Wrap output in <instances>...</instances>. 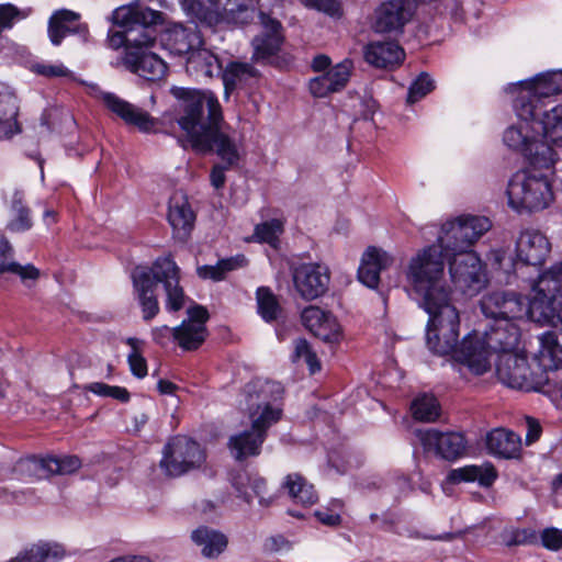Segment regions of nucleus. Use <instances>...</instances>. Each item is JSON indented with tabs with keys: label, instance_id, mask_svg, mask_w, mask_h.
<instances>
[{
	"label": "nucleus",
	"instance_id": "nucleus-10",
	"mask_svg": "<svg viewBox=\"0 0 562 562\" xmlns=\"http://www.w3.org/2000/svg\"><path fill=\"white\" fill-rule=\"evenodd\" d=\"M449 272L454 288L464 295H476L486 284L481 259L473 251L452 255Z\"/></svg>",
	"mask_w": 562,
	"mask_h": 562
},
{
	"label": "nucleus",
	"instance_id": "nucleus-6",
	"mask_svg": "<svg viewBox=\"0 0 562 562\" xmlns=\"http://www.w3.org/2000/svg\"><path fill=\"white\" fill-rule=\"evenodd\" d=\"M259 0H180L183 12L192 22L207 27L247 24L255 16Z\"/></svg>",
	"mask_w": 562,
	"mask_h": 562
},
{
	"label": "nucleus",
	"instance_id": "nucleus-7",
	"mask_svg": "<svg viewBox=\"0 0 562 562\" xmlns=\"http://www.w3.org/2000/svg\"><path fill=\"white\" fill-rule=\"evenodd\" d=\"M204 449L187 436H175L164 447L160 469L167 476H180L199 469L205 462Z\"/></svg>",
	"mask_w": 562,
	"mask_h": 562
},
{
	"label": "nucleus",
	"instance_id": "nucleus-35",
	"mask_svg": "<svg viewBox=\"0 0 562 562\" xmlns=\"http://www.w3.org/2000/svg\"><path fill=\"white\" fill-rule=\"evenodd\" d=\"M539 349L537 359L543 370L562 368V345L554 331H546L538 336Z\"/></svg>",
	"mask_w": 562,
	"mask_h": 562
},
{
	"label": "nucleus",
	"instance_id": "nucleus-51",
	"mask_svg": "<svg viewBox=\"0 0 562 562\" xmlns=\"http://www.w3.org/2000/svg\"><path fill=\"white\" fill-rule=\"evenodd\" d=\"M126 345L130 346L131 351L127 355V362L130 364V369L132 373L137 378H144L147 375V361L143 357V346L144 341L135 338L128 337L125 340Z\"/></svg>",
	"mask_w": 562,
	"mask_h": 562
},
{
	"label": "nucleus",
	"instance_id": "nucleus-30",
	"mask_svg": "<svg viewBox=\"0 0 562 562\" xmlns=\"http://www.w3.org/2000/svg\"><path fill=\"white\" fill-rule=\"evenodd\" d=\"M487 450L504 459H515L520 456L521 438L518 434L505 429L495 428L486 435Z\"/></svg>",
	"mask_w": 562,
	"mask_h": 562
},
{
	"label": "nucleus",
	"instance_id": "nucleus-4",
	"mask_svg": "<svg viewBox=\"0 0 562 562\" xmlns=\"http://www.w3.org/2000/svg\"><path fill=\"white\" fill-rule=\"evenodd\" d=\"M181 270L170 255L158 257L149 267H136L132 272L134 293L142 310L145 322L155 318L159 311V302L155 288L162 285L166 310L178 312L188 300L180 284Z\"/></svg>",
	"mask_w": 562,
	"mask_h": 562
},
{
	"label": "nucleus",
	"instance_id": "nucleus-58",
	"mask_svg": "<svg viewBox=\"0 0 562 562\" xmlns=\"http://www.w3.org/2000/svg\"><path fill=\"white\" fill-rule=\"evenodd\" d=\"M151 337L156 344L165 347L171 341V339L176 340V327L170 328L167 325L155 327L151 330Z\"/></svg>",
	"mask_w": 562,
	"mask_h": 562
},
{
	"label": "nucleus",
	"instance_id": "nucleus-14",
	"mask_svg": "<svg viewBox=\"0 0 562 562\" xmlns=\"http://www.w3.org/2000/svg\"><path fill=\"white\" fill-rule=\"evenodd\" d=\"M481 310L493 319L522 318L530 319L529 302L514 292H495L483 296Z\"/></svg>",
	"mask_w": 562,
	"mask_h": 562
},
{
	"label": "nucleus",
	"instance_id": "nucleus-46",
	"mask_svg": "<svg viewBox=\"0 0 562 562\" xmlns=\"http://www.w3.org/2000/svg\"><path fill=\"white\" fill-rule=\"evenodd\" d=\"M65 551L59 544L38 543L21 552L10 562H49L64 555Z\"/></svg>",
	"mask_w": 562,
	"mask_h": 562
},
{
	"label": "nucleus",
	"instance_id": "nucleus-62",
	"mask_svg": "<svg viewBox=\"0 0 562 562\" xmlns=\"http://www.w3.org/2000/svg\"><path fill=\"white\" fill-rule=\"evenodd\" d=\"M229 167H226V165H215L210 175L211 184L215 189H222L226 181L225 170Z\"/></svg>",
	"mask_w": 562,
	"mask_h": 562
},
{
	"label": "nucleus",
	"instance_id": "nucleus-1",
	"mask_svg": "<svg viewBox=\"0 0 562 562\" xmlns=\"http://www.w3.org/2000/svg\"><path fill=\"white\" fill-rule=\"evenodd\" d=\"M448 258L440 247L430 245L411 258L405 272L429 315L426 341L439 352L451 349L460 327L459 312L451 304L449 290L442 284L445 260Z\"/></svg>",
	"mask_w": 562,
	"mask_h": 562
},
{
	"label": "nucleus",
	"instance_id": "nucleus-19",
	"mask_svg": "<svg viewBox=\"0 0 562 562\" xmlns=\"http://www.w3.org/2000/svg\"><path fill=\"white\" fill-rule=\"evenodd\" d=\"M516 319H493L488 329L481 334L492 355L502 356L518 350L520 330L515 323Z\"/></svg>",
	"mask_w": 562,
	"mask_h": 562
},
{
	"label": "nucleus",
	"instance_id": "nucleus-56",
	"mask_svg": "<svg viewBox=\"0 0 562 562\" xmlns=\"http://www.w3.org/2000/svg\"><path fill=\"white\" fill-rule=\"evenodd\" d=\"M31 70L46 78L67 77L70 71L63 64H46V63H34L31 65Z\"/></svg>",
	"mask_w": 562,
	"mask_h": 562
},
{
	"label": "nucleus",
	"instance_id": "nucleus-48",
	"mask_svg": "<svg viewBox=\"0 0 562 562\" xmlns=\"http://www.w3.org/2000/svg\"><path fill=\"white\" fill-rule=\"evenodd\" d=\"M18 105L11 95L0 94V133L3 137H11L20 132L16 122Z\"/></svg>",
	"mask_w": 562,
	"mask_h": 562
},
{
	"label": "nucleus",
	"instance_id": "nucleus-59",
	"mask_svg": "<svg viewBox=\"0 0 562 562\" xmlns=\"http://www.w3.org/2000/svg\"><path fill=\"white\" fill-rule=\"evenodd\" d=\"M525 422L527 427L525 441L527 446H530L540 439L542 427L538 419L530 416H527Z\"/></svg>",
	"mask_w": 562,
	"mask_h": 562
},
{
	"label": "nucleus",
	"instance_id": "nucleus-23",
	"mask_svg": "<svg viewBox=\"0 0 562 562\" xmlns=\"http://www.w3.org/2000/svg\"><path fill=\"white\" fill-rule=\"evenodd\" d=\"M232 484L238 497L248 504L251 503L254 497H257L260 506L269 507L276 499L274 495L268 493L266 479L258 473L246 470L237 471L232 475Z\"/></svg>",
	"mask_w": 562,
	"mask_h": 562
},
{
	"label": "nucleus",
	"instance_id": "nucleus-53",
	"mask_svg": "<svg viewBox=\"0 0 562 562\" xmlns=\"http://www.w3.org/2000/svg\"><path fill=\"white\" fill-rule=\"evenodd\" d=\"M85 390L98 396L111 397L122 403H127L131 398L130 392L122 386L109 385L103 382H92L85 385Z\"/></svg>",
	"mask_w": 562,
	"mask_h": 562
},
{
	"label": "nucleus",
	"instance_id": "nucleus-21",
	"mask_svg": "<svg viewBox=\"0 0 562 562\" xmlns=\"http://www.w3.org/2000/svg\"><path fill=\"white\" fill-rule=\"evenodd\" d=\"M551 252L547 236L536 229L522 231L516 241L517 259L529 266H542Z\"/></svg>",
	"mask_w": 562,
	"mask_h": 562
},
{
	"label": "nucleus",
	"instance_id": "nucleus-40",
	"mask_svg": "<svg viewBox=\"0 0 562 562\" xmlns=\"http://www.w3.org/2000/svg\"><path fill=\"white\" fill-rule=\"evenodd\" d=\"M258 76L259 71L248 63H229L223 71L226 97L237 87L249 83L250 80L258 78Z\"/></svg>",
	"mask_w": 562,
	"mask_h": 562
},
{
	"label": "nucleus",
	"instance_id": "nucleus-61",
	"mask_svg": "<svg viewBox=\"0 0 562 562\" xmlns=\"http://www.w3.org/2000/svg\"><path fill=\"white\" fill-rule=\"evenodd\" d=\"M127 38V30L124 31H109L108 33V45L113 49H119L124 47V53L126 52V41Z\"/></svg>",
	"mask_w": 562,
	"mask_h": 562
},
{
	"label": "nucleus",
	"instance_id": "nucleus-52",
	"mask_svg": "<svg viewBox=\"0 0 562 562\" xmlns=\"http://www.w3.org/2000/svg\"><path fill=\"white\" fill-rule=\"evenodd\" d=\"M301 359H304L312 374L321 370V362L318 361L316 353L312 349L308 341L304 338L294 340V350L292 353L293 362H296Z\"/></svg>",
	"mask_w": 562,
	"mask_h": 562
},
{
	"label": "nucleus",
	"instance_id": "nucleus-64",
	"mask_svg": "<svg viewBox=\"0 0 562 562\" xmlns=\"http://www.w3.org/2000/svg\"><path fill=\"white\" fill-rule=\"evenodd\" d=\"M315 9L333 16L339 15L340 2L338 0H317Z\"/></svg>",
	"mask_w": 562,
	"mask_h": 562
},
{
	"label": "nucleus",
	"instance_id": "nucleus-22",
	"mask_svg": "<svg viewBox=\"0 0 562 562\" xmlns=\"http://www.w3.org/2000/svg\"><path fill=\"white\" fill-rule=\"evenodd\" d=\"M101 99L106 109L122 119L126 124L134 125L143 132L157 131L156 121L144 110L111 92H103Z\"/></svg>",
	"mask_w": 562,
	"mask_h": 562
},
{
	"label": "nucleus",
	"instance_id": "nucleus-44",
	"mask_svg": "<svg viewBox=\"0 0 562 562\" xmlns=\"http://www.w3.org/2000/svg\"><path fill=\"white\" fill-rule=\"evenodd\" d=\"M460 239L463 244L469 245V248L492 226L490 220L484 216H461L458 217Z\"/></svg>",
	"mask_w": 562,
	"mask_h": 562
},
{
	"label": "nucleus",
	"instance_id": "nucleus-55",
	"mask_svg": "<svg viewBox=\"0 0 562 562\" xmlns=\"http://www.w3.org/2000/svg\"><path fill=\"white\" fill-rule=\"evenodd\" d=\"M434 81L427 74H422L409 87L407 102L413 104L426 97L434 89Z\"/></svg>",
	"mask_w": 562,
	"mask_h": 562
},
{
	"label": "nucleus",
	"instance_id": "nucleus-2",
	"mask_svg": "<svg viewBox=\"0 0 562 562\" xmlns=\"http://www.w3.org/2000/svg\"><path fill=\"white\" fill-rule=\"evenodd\" d=\"M176 99L172 117L186 132L192 147L201 153L215 150L226 167H236L240 150L236 139L221 130L222 106L211 91L172 87Z\"/></svg>",
	"mask_w": 562,
	"mask_h": 562
},
{
	"label": "nucleus",
	"instance_id": "nucleus-38",
	"mask_svg": "<svg viewBox=\"0 0 562 562\" xmlns=\"http://www.w3.org/2000/svg\"><path fill=\"white\" fill-rule=\"evenodd\" d=\"M166 42L175 54L189 55L201 43V40L194 29L177 24L168 30Z\"/></svg>",
	"mask_w": 562,
	"mask_h": 562
},
{
	"label": "nucleus",
	"instance_id": "nucleus-34",
	"mask_svg": "<svg viewBox=\"0 0 562 562\" xmlns=\"http://www.w3.org/2000/svg\"><path fill=\"white\" fill-rule=\"evenodd\" d=\"M127 70L136 74L147 80H159L167 72V64L161 57L153 53L150 49L140 53L135 57V61L123 64Z\"/></svg>",
	"mask_w": 562,
	"mask_h": 562
},
{
	"label": "nucleus",
	"instance_id": "nucleus-18",
	"mask_svg": "<svg viewBox=\"0 0 562 562\" xmlns=\"http://www.w3.org/2000/svg\"><path fill=\"white\" fill-rule=\"evenodd\" d=\"M259 20L265 33L252 40V59L261 64H274L283 42L282 25L265 12H259Z\"/></svg>",
	"mask_w": 562,
	"mask_h": 562
},
{
	"label": "nucleus",
	"instance_id": "nucleus-20",
	"mask_svg": "<svg viewBox=\"0 0 562 562\" xmlns=\"http://www.w3.org/2000/svg\"><path fill=\"white\" fill-rule=\"evenodd\" d=\"M301 318L306 329L323 341L337 344L341 340V327L330 312L311 305L303 310Z\"/></svg>",
	"mask_w": 562,
	"mask_h": 562
},
{
	"label": "nucleus",
	"instance_id": "nucleus-39",
	"mask_svg": "<svg viewBox=\"0 0 562 562\" xmlns=\"http://www.w3.org/2000/svg\"><path fill=\"white\" fill-rule=\"evenodd\" d=\"M281 486L297 504L308 506L317 502V494L314 491V486L299 473L288 474Z\"/></svg>",
	"mask_w": 562,
	"mask_h": 562
},
{
	"label": "nucleus",
	"instance_id": "nucleus-17",
	"mask_svg": "<svg viewBox=\"0 0 562 562\" xmlns=\"http://www.w3.org/2000/svg\"><path fill=\"white\" fill-rule=\"evenodd\" d=\"M417 436L428 451H434L440 458L454 461L467 451V440L460 432H441L436 429L418 430Z\"/></svg>",
	"mask_w": 562,
	"mask_h": 562
},
{
	"label": "nucleus",
	"instance_id": "nucleus-29",
	"mask_svg": "<svg viewBox=\"0 0 562 562\" xmlns=\"http://www.w3.org/2000/svg\"><path fill=\"white\" fill-rule=\"evenodd\" d=\"M168 221L177 238L186 239L189 236L194 225L195 215L184 195L175 194L171 196Z\"/></svg>",
	"mask_w": 562,
	"mask_h": 562
},
{
	"label": "nucleus",
	"instance_id": "nucleus-42",
	"mask_svg": "<svg viewBox=\"0 0 562 562\" xmlns=\"http://www.w3.org/2000/svg\"><path fill=\"white\" fill-rule=\"evenodd\" d=\"M80 15L70 10L56 11L48 21V36L54 45H59L67 33L75 32Z\"/></svg>",
	"mask_w": 562,
	"mask_h": 562
},
{
	"label": "nucleus",
	"instance_id": "nucleus-36",
	"mask_svg": "<svg viewBox=\"0 0 562 562\" xmlns=\"http://www.w3.org/2000/svg\"><path fill=\"white\" fill-rule=\"evenodd\" d=\"M192 541L201 548L202 554L207 559L218 557L227 547L224 533L209 527H199L192 531Z\"/></svg>",
	"mask_w": 562,
	"mask_h": 562
},
{
	"label": "nucleus",
	"instance_id": "nucleus-27",
	"mask_svg": "<svg viewBox=\"0 0 562 562\" xmlns=\"http://www.w3.org/2000/svg\"><path fill=\"white\" fill-rule=\"evenodd\" d=\"M351 63L345 60L330 68L327 72L311 79L310 91L316 98H325L329 93L340 91L347 85Z\"/></svg>",
	"mask_w": 562,
	"mask_h": 562
},
{
	"label": "nucleus",
	"instance_id": "nucleus-31",
	"mask_svg": "<svg viewBox=\"0 0 562 562\" xmlns=\"http://www.w3.org/2000/svg\"><path fill=\"white\" fill-rule=\"evenodd\" d=\"M187 72L198 80L209 79L222 72L218 57L207 48H194L187 57Z\"/></svg>",
	"mask_w": 562,
	"mask_h": 562
},
{
	"label": "nucleus",
	"instance_id": "nucleus-24",
	"mask_svg": "<svg viewBox=\"0 0 562 562\" xmlns=\"http://www.w3.org/2000/svg\"><path fill=\"white\" fill-rule=\"evenodd\" d=\"M363 57L375 68L393 69L403 63L405 53L396 42L375 41L364 46Z\"/></svg>",
	"mask_w": 562,
	"mask_h": 562
},
{
	"label": "nucleus",
	"instance_id": "nucleus-41",
	"mask_svg": "<svg viewBox=\"0 0 562 562\" xmlns=\"http://www.w3.org/2000/svg\"><path fill=\"white\" fill-rule=\"evenodd\" d=\"M11 272L18 274L23 280H35L40 271L33 265L21 266L13 261V248L9 240L0 236V273Z\"/></svg>",
	"mask_w": 562,
	"mask_h": 562
},
{
	"label": "nucleus",
	"instance_id": "nucleus-60",
	"mask_svg": "<svg viewBox=\"0 0 562 562\" xmlns=\"http://www.w3.org/2000/svg\"><path fill=\"white\" fill-rule=\"evenodd\" d=\"M209 319V312L205 307L201 305H194L188 308V319H184L182 323H194L201 324L205 326V322Z\"/></svg>",
	"mask_w": 562,
	"mask_h": 562
},
{
	"label": "nucleus",
	"instance_id": "nucleus-3",
	"mask_svg": "<svg viewBox=\"0 0 562 562\" xmlns=\"http://www.w3.org/2000/svg\"><path fill=\"white\" fill-rule=\"evenodd\" d=\"M517 123L504 132V143L521 153L529 162L546 146L554 156L562 149V104L542 110L526 99L515 100Z\"/></svg>",
	"mask_w": 562,
	"mask_h": 562
},
{
	"label": "nucleus",
	"instance_id": "nucleus-15",
	"mask_svg": "<svg viewBox=\"0 0 562 562\" xmlns=\"http://www.w3.org/2000/svg\"><path fill=\"white\" fill-rule=\"evenodd\" d=\"M81 467V461L76 456L63 458L47 457L44 459L29 458L20 460L15 471L34 479H45L53 474H70Z\"/></svg>",
	"mask_w": 562,
	"mask_h": 562
},
{
	"label": "nucleus",
	"instance_id": "nucleus-43",
	"mask_svg": "<svg viewBox=\"0 0 562 562\" xmlns=\"http://www.w3.org/2000/svg\"><path fill=\"white\" fill-rule=\"evenodd\" d=\"M457 227H459V220L448 221L441 226L440 234L438 236L436 246L440 247V250L443 251L446 256L449 258L461 251H469V245H465L460 239V233Z\"/></svg>",
	"mask_w": 562,
	"mask_h": 562
},
{
	"label": "nucleus",
	"instance_id": "nucleus-12",
	"mask_svg": "<svg viewBox=\"0 0 562 562\" xmlns=\"http://www.w3.org/2000/svg\"><path fill=\"white\" fill-rule=\"evenodd\" d=\"M416 10V0H385L374 9L371 27L379 34H402Z\"/></svg>",
	"mask_w": 562,
	"mask_h": 562
},
{
	"label": "nucleus",
	"instance_id": "nucleus-54",
	"mask_svg": "<svg viewBox=\"0 0 562 562\" xmlns=\"http://www.w3.org/2000/svg\"><path fill=\"white\" fill-rule=\"evenodd\" d=\"M283 232V223L280 220H270L258 224L255 228V235L259 241L267 243L276 247L279 235Z\"/></svg>",
	"mask_w": 562,
	"mask_h": 562
},
{
	"label": "nucleus",
	"instance_id": "nucleus-16",
	"mask_svg": "<svg viewBox=\"0 0 562 562\" xmlns=\"http://www.w3.org/2000/svg\"><path fill=\"white\" fill-rule=\"evenodd\" d=\"M513 89L518 92L516 99H526L546 110L542 99L562 92V70L537 75L532 79L516 83Z\"/></svg>",
	"mask_w": 562,
	"mask_h": 562
},
{
	"label": "nucleus",
	"instance_id": "nucleus-26",
	"mask_svg": "<svg viewBox=\"0 0 562 562\" xmlns=\"http://www.w3.org/2000/svg\"><path fill=\"white\" fill-rule=\"evenodd\" d=\"M393 263V257L376 247H369L362 255L358 269L359 281L370 289H375L380 281V273Z\"/></svg>",
	"mask_w": 562,
	"mask_h": 562
},
{
	"label": "nucleus",
	"instance_id": "nucleus-63",
	"mask_svg": "<svg viewBox=\"0 0 562 562\" xmlns=\"http://www.w3.org/2000/svg\"><path fill=\"white\" fill-rule=\"evenodd\" d=\"M317 519L326 526H338L341 521L340 515L328 509L317 510L315 513Z\"/></svg>",
	"mask_w": 562,
	"mask_h": 562
},
{
	"label": "nucleus",
	"instance_id": "nucleus-11",
	"mask_svg": "<svg viewBox=\"0 0 562 562\" xmlns=\"http://www.w3.org/2000/svg\"><path fill=\"white\" fill-rule=\"evenodd\" d=\"M282 387L276 382H265L256 400L249 396L250 427L256 431H263L267 436L268 429L280 420L282 409L277 404L282 397Z\"/></svg>",
	"mask_w": 562,
	"mask_h": 562
},
{
	"label": "nucleus",
	"instance_id": "nucleus-57",
	"mask_svg": "<svg viewBox=\"0 0 562 562\" xmlns=\"http://www.w3.org/2000/svg\"><path fill=\"white\" fill-rule=\"evenodd\" d=\"M541 542L544 548L551 551H559L562 549V529L546 528L541 532Z\"/></svg>",
	"mask_w": 562,
	"mask_h": 562
},
{
	"label": "nucleus",
	"instance_id": "nucleus-25",
	"mask_svg": "<svg viewBox=\"0 0 562 562\" xmlns=\"http://www.w3.org/2000/svg\"><path fill=\"white\" fill-rule=\"evenodd\" d=\"M266 439L263 431L248 427L228 438L227 449L236 461L243 462L260 456Z\"/></svg>",
	"mask_w": 562,
	"mask_h": 562
},
{
	"label": "nucleus",
	"instance_id": "nucleus-45",
	"mask_svg": "<svg viewBox=\"0 0 562 562\" xmlns=\"http://www.w3.org/2000/svg\"><path fill=\"white\" fill-rule=\"evenodd\" d=\"M248 260L244 255L220 260L216 265L198 267L196 273L202 279H210L213 281H221L225 278L226 273L238 268L245 267Z\"/></svg>",
	"mask_w": 562,
	"mask_h": 562
},
{
	"label": "nucleus",
	"instance_id": "nucleus-50",
	"mask_svg": "<svg viewBox=\"0 0 562 562\" xmlns=\"http://www.w3.org/2000/svg\"><path fill=\"white\" fill-rule=\"evenodd\" d=\"M413 416L422 422H434L438 418L440 406L432 395H420L412 404Z\"/></svg>",
	"mask_w": 562,
	"mask_h": 562
},
{
	"label": "nucleus",
	"instance_id": "nucleus-28",
	"mask_svg": "<svg viewBox=\"0 0 562 562\" xmlns=\"http://www.w3.org/2000/svg\"><path fill=\"white\" fill-rule=\"evenodd\" d=\"M155 23H139L127 30L126 52L122 58L123 64H132L140 53L151 49L156 45Z\"/></svg>",
	"mask_w": 562,
	"mask_h": 562
},
{
	"label": "nucleus",
	"instance_id": "nucleus-33",
	"mask_svg": "<svg viewBox=\"0 0 562 562\" xmlns=\"http://www.w3.org/2000/svg\"><path fill=\"white\" fill-rule=\"evenodd\" d=\"M497 477L496 470L491 464L465 465L451 470L447 475V481L451 484L462 482H479L481 486H491Z\"/></svg>",
	"mask_w": 562,
	"mask_h": 562
},
{
	"label": "nucleus",
	"instance_id": "nucleus-49",
	"mask_svg": "<svg viewBox=\"0 0 562 562\" xmlns=\"http://www.w3.org/2000/svg\"><path fill=\"white\" fill-rule=\"evenodd\" d=\"M258 313L266 322L276 321L280 313L281 306L277 296L271 292L269 288H258L256 292Z\"/></svg>",
	"mask_w": 562,
	"mask_h": 562
},
{
	"label": "nucleus",
	"instance_id": "nucleus-5",
	"mask_svg": "<svg viewBox=\"0 0 562 562\" xmlns=\"http://www.w3.org/2000/svg\"><path fill=\"white\" fill-rule=\"evenodd\" d=\"M542 150L536 154L527 169L517 171L508 182V204L518 212H539L554 200L552 182L559 156L546 146Z\"/></svg>",
	"mask_w": 562,
	"mask_h": 562
},
{
	"label": "nucleus",
	"instance_id": "nucleus-32",
	"mask_svg": "<svg viewBox=\"0 0 562 562\" xmlns=\"http://www.w3.org/2000/svg\"><path fill=\"white\" fill-rule=\"evenodd\" d=\"M159 19L160 12L139 4L119 7L111 14L112 23L124 31L133 29L139 23H157Z\"/></svg>",
	"mask_w": 562,
	"mask_h": 562
},
{
	"label": "nucleus",
	"instance_id": "nucleus-47",
	"mask_svg": "<svg viewBox=\"0 0 562 562\" xmlns=\"http://www.w3.org/2000/svg\"><path fill=\"white\" fill-rule=\"evenodd\" d=\"M206 337L204 325L194 323H181L176 327V341L184 350L198 349Z\"/></svg>",
	"mask_w": 562,
	"mask_h": 562
},
{
	"label": "nucleus",
	"instance_id": "nucleus-8",
	"mask_svg": "<svg viewBox=\"0 0 562 562\" xmlns=\"http://www.w3.org/2000/svg\"><path fill=\"white\" fill-rule=\"evenodd\" d=\"M496 373L503 384L526 392L540 391L546 382L530 370L526 356L518 350L498 356Z\"/></svg>",
	"mask_w": 562,
	"mask_h": 562
},
{
	"label": "nucleus",
	"instance_id": "nucleus-13",
	"mask_svg": "<svg viewBox=\"0 0 562 562\" xmlns=\"http://www.w3.org/2000/svg\"><path fill=\"white\" fill-rule=\"evenodd\" d=\"M293 283L300 296L312 301L323 296L329 285L330 274L327 267L319 263H302L292 271Z\"/></svg>",
	"mask_w": 562,
	"mask_h": 562
},
{
	"label": "nucleus",
	"instance_id": "nucleus-9",
	"mask_svg": "<svg viewBox=\"0 0 562 562\" xmlns=\"http://www.w3.org/2000/svg\"><path fill=\"white\" fill-rule=\"evenodd\" d=\"M458 338L459 335L457 336L451 349L446 352H439L431 348L428 344L427 346L434 353L440 356L452 352L453 359L458 363L465 366L469 371L475 375H482L486 373L492 367V352L490 351L481 333L474 330L473 333L467 335L459 345Z\"/></svg>",
	"mask_w": 562,
	"mask_h": 562
},
{
	"label": "nucleus",
	"instance_id": "nucleus-37",
	"mask_svg": "<svg viewBox=\"0 0 562 562\" xmlns=\"http://www.w3.org/2000/svg\"><path fill=\"white\" fill-rule=\"evenodd\" d=\"M33 226L31 210L21 191L15 190L10 201L7 229L11 233H24Z\"/></svg>",
	"mask_w": 562,
	"mask_h": 562
}]
</instances>
